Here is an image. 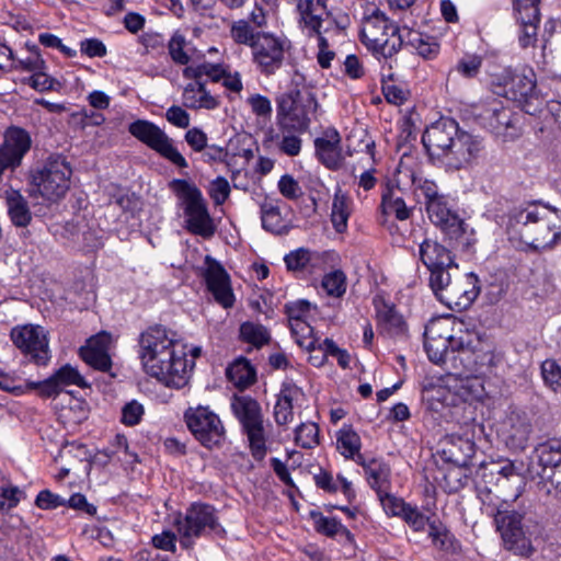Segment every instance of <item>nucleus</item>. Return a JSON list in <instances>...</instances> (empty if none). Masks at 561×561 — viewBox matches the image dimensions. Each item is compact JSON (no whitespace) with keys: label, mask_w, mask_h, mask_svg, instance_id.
Returning a JSON list of instances; mask_svg holds the SVG:
<instances>
[{"label":"nucleus","mask_w":561,"mask_h":561,"mask_svg":"<svg viewBox=\"0 0 561 561\" xmlns=\"http://www.w3.org/2000/svg\"><path fill=\"white\" fill-rule=\"evenodd\" d=\"M137 354L147 375L172 388L185 386L194 367L193 360L188 363L185 345L176 332L161 324L140 333Z\"/></svg>","instance_id":"obj_1"},{"label":"nucleus","mask_w":561,"mask_h":561,"mask_svg":"<svg viewBox=\"0 0 561 561\" xmlns=\"http://www.w3.org/2000/svg\"><path fill=\"white\" fill-rule=\"evenodd\" d=\"M422 144L433 161L454 170L471 165L485 148L482 138L460 129L459 124L448 117L427 126Z\"/></svg>","instance_id":"obj_2"},{"label":"nucleus","mask_w":561,"mask_h":561,"mask_svg":"<svg viewBox=\"0 0 561 561\" xmlns=\"http://www.w3.org/2000/svg\"><path fill=\"white\" fill-rule=\"evenodd\" d=\"M506 231L511 240L527 248L550 249L561 237V214L539 203H527L508 213Z\"/></svg>","instance_id":"obj_3"},{"label":"nucleus","mask_w":561,"mask_h":561,"mask_svg":"<svg viewBox=\"0 0 561 561\" xmlns=\"http://www.w3.org/2000/svg\"><path fill=\"white\" fill-rule=\"evenodd\" d=\"M403 33L385 12L376 9L363 20L360 41L368 50L389 59L403 46Z\"/></svg>","instance_id":"obj_4"},{"label":"nucleus","mask_w":561,"mask_h":561,"mask_svg":"<svg viewBox=\"0 0 561 561\" xmlns=\"http://www.w3.org/2000/svg\"><path fill=\"white\" fill-rule=\"evenodd\" d=\"M173 525L185 549L193 548L197 538L224 533L215 507L201 502L192 503L184 514L178 513Z\"/></svg>","instance_id":"obj_5"},{"label":"nucleus","mask_w":561,"mask_h":561,"mask_svg":"<svg viewBox=\"0 0 561 561\" xmlns=\"http://www.w3.org/2000/svg\"><path fill=\"white\" fill-rule=\"evenodd\" d=\"M172 190L182 199L186 229L197 236L208 239L214 236L216 227L208 213L201 190L186 180H173Z\"/></svg>","instance_id":"obj_6"},{"label":"nucleus","mask_w":561,"mask_h":561,"mask_svg":"<svg viewBox=\"0 0 561 561\" xmlns=\"http://www.w3.org/2000/svg\"><path fill=\"white\" fill-rule=\"evenodd\" d=\"M318 102L310 92L290 91L277 99V121L282 130L305 133L316 114Z\"/></svg>","instance_id":"obj_7"},{"label":"nucleus","mask_w":561,"mask_h":561,"mask_svg":"<svg viewBox=\"0 0 561 561\" xmlns=\"http://www.w3.org/2000/svg\"><path fill=\"white\" fill-rule=\"evenodd\" d=\"M231 409L248 437L251 455L255 460H263L267 448L263 415L259 402L248 396L234 397Z\"/></svg>","instance_id":"obj_8"},{"label":"nucleus","mask_w":561,"mask_h":561,"mask_svg":"<svg viewBox=\"0 0 561 561\" xmlns=\"http://www.w3.org/2000/svg\"><path fill=\"white\" fill-rule=\"evenodd\" d=\"M71 174L72 169L67 159L55 154L32 173V184L44 198L57 201L69 190Z\"/></svg>","instance_id":"obj_9"},{"label":"nucleus","mask_w":561,"mask_h":561,"mask_svg":"<svg viewBox=\"0 0 561 561\" xmlns=\"http://www.w3.org/2000/svg\"><path fill=\"white\" fill-rule=\"evenodd\" d=\"M184 422L194 438L208 449L218 447L225 439L224 424L208 405L190 407L184 412Z\"/></svg>","instance_id":"obj_10"},{"label":"nucleus","mask_w":561,"mask_h":561,"mask_svg":"<svg viewBox=\"0 0 561 561\" xmlns=\"http://www.w3.org/2000/svg\"><path fill=\"white\" fill-rule=\"evenodd\" d=\"M129 134L179 168H187V161L175 148L173 139L152 122L137 119L129 124Z\"/></svg>","instance_id":"obj_11"},{"label":"nucleus","mask_w":561,"mask_h":561,"mask_svg":"<svg viewBox=\"0 0 561 561\" xmlns=\"http://www.w3.org/2000/svg\"><path fill=\"white\" fill-rule=\"evenodd\" d=\"M13 344L37 365H46L50 359L47 333L41 325H18L11 330Z\"/></svg>","instance_id":"obj_12"},{"label":"nucleus","mask_w":561,"mask_h":561,"mask_svg":"<svg viewBox=\"0 0 561 561\" xmlns=\"http://www.w3.org/2000/svg\"><path fill=\"white\" fill-rule=\"evenodd\" d=\"M426 213L430 220L447 236V238L458 245H467L466 222L451 209L448 198L442 195L426 206Z\"/></svg>","instance_id":"obj_13"},{"label":"nucleus","mask_w":561,"mask_h":561,"mask_svg":"<svg viewBox=\"0 0 561 561\" xmlns=\"http://www.w3.org/2000/svg\"><path fill=\"white\" fill-rule=\"evenodd\" d=\"M496 528L505 549L518 556H528L531 543L523 527V515L516 511L497 510L494 515Z\"/></svg>","instance_id":"obj_14"},{"label":"nucleus","mask_w":561,"mask_h":561,"mask_svg":"<svg viewBox=\"0 0 561 561\" xmlns=\"http://www.w3.org/2000/svg\"><path fill=\"white\" fill-rule=\"evenodd\" d=\"M506 99L518 104L529 115L539 114L545 104L543 98L536 90L535 73L529 70L527 73H514L504 88Z\"/></svg>","instance_id":"obj_15"},{"label":"nucleus","mask_w":561,"mask_h":561,"mask_svg":"<svg viewBox=\"0 0 561 561\" xmlns=\"http://www.w3.org/2000/svg\"><path fill=\"white\" fill-rule=\"evenodd\" d=\"M69 386H77L81 389L90 387V383L80 374L77 367L70 364L62 365L44 380L26 382V387L37 391L38 396L42 398H56Z\"/></svg>","instance_id":"obj_16"},{"label":"nucleus","mask_w":561,"mask_h":561,"mask_svg":"<svg viewBox=\"0 0 561 561\" xmlns=\"http://www.w3.org/2000/svg\"><path fill=\"white\" fill-rule=\"evenodd\" d=\"M533 426L527 413L519 410H511L500 421L497 435L507 448L523 450L526 448Z\"/></svg>","instance_id":"obj_17"},{"label":"nucleus","mask_w":561,"mask_h":561,"mask_svg":"<svg viewBox=\"0 0 561 561\" xmlns=\"http://www.w3.org/2000/svg\"><path fill=\"white\" fill-rule=\"evenodd\" d=\"M286 48L287 42L284 38L262 33L253 44V61L261 72L272 75L282 67Z\"/></svg>","instance_id":"obj_18"},{"label":"nucleus","mask_w":561,"mask_h":561,"mask_svg":"<svg viewBox=\"0 0 561 561\" xmlns=\"http://www.w3.org/2000/svg\"><path fill=\"white\" fill-rule=\"evenodd\" d=\"M424 348L430 360L437 365L456 360L463 363L470 359L473 354L470 341H466L463 336L449 340L424 341Z\"/></svg>","instance_id":"obj_19"},{"label":"nucleus","mask_w":561,"mask_h":561,"mask_svg":"<svg viewBox=\"0 0 561 561\" xmlns=\"http://www.w3.org/2000/svg\"><path fill=\"white\" fill-rule=\"evenodd\" d=\"M205 264L203 277L207 289L219 305L224 308H231L234 304V295L229 274L218 261L209 255L206 256Z\"/></svg>","instance_id":"obj_20"},{"label":"nucleus","mask_w":561,"mask_h":561,"mask_svg":"<svg viewBox=\"0 0 561 561\" xmlns=\"http://www.w3.org/2000/svg\"><path fill=\"white\" fill-rule=\"evenodd\" d=\"M480 294L478 276L473 273H460L450 285L442 304L451 310H466Z\"/></svg>","instance_id":"obj_21"},{"label":"nucleus","mask_w":561,"mask_h":561,"mask_svg":"<svg viewBox=\"0 0 561 561\" xmlns=\"http://www.w3.org/2000/svg\"><path fill=\"white\" fill-rule=\"evenodd\" d=\"M540 0H514V15L520 24L518 42L520 47L534 46L537 42L538 24L540 22Z\"/></svg>","instance_id":"obj_22"},{"label":"nucleus","mask_w":561,"mask_h":561,"mask_svg":"<svg viewBox=\"0 0 561 561\" xmlns=\"http://www.w3.org/2000/svg\"><path fill=\"white\" fill-rule=\"evenodd\" d=\"M296 4L301 30L309 36L319 35L324 30V18L331 15L327 8L328 0H287Z\"/></svg>","instance_id":"obj_23"},{"label":"nucleus","mask_w":561,"mask_h":561,"mask_svg":"<svg viewBox=\"0 0 561 561\" xmlns=\"http://www.w3.org/2000/svg\"><path fill=\"white\" fill-rule=\"evenodd\" d=\"M486 127L496 136L505 139L517 136L518 117L511 108L503 106L500 102L490 103L481 114Z\"/></svg>","instance_id":"obj_24"},{"label":"nucleus","mask_w":561,"mask_h":561,"mask_svg":"<svg viewBox=\"0 0 561 561\" xmlns=\"http://www.w3.org/2000/svg\"><path fill=\"white\" fill-rule=\"evenodd\" d=\"M305 401V392L294 381L282 383L280 391L274 405V419L277 425H287L294 420V408Z\"/></svg>","instance_id":"obj_25"},{"label":"nucleus","mask_w":561,"mask_h":561,"mask_svg":"<svg viewBox=\"0 0 561 561\" xmlns=\"http://www.w3.org/2000/svg\"><path fill=\"white\" fill-rule=\"evenodd\" d=\"M561 463V439L551 438L539 444L530 456L528 471L543 477L547 469L552 471Z\"/></svg>","instance_id":"obj_26"},{"label":"nucleus","mask_w":561,"mask_h":561,"mask_svg":"<svg viewBox=\"0 0 561 561\" xmlns=\"http://www.w3.org/2000/svg\"><path fill=\"white\" fill-rule=\"evenodd\" d=\"M419 259L428 272L456 263L453 252L433 238H424L419 244Z\"/></svg>","instance_id":"obj_27"},{"label":"nucleus","mask_w":561,"mask_h":561,"mask_svg":"<svg viewBox=\"0 0 561 561\" xmlns=\"http://www.w3.org/2000/svg\"><path fill=\"white\" fill-rule=\"evenodd\" d=\"M355 462L363 468L368 485L377 494L390 488L391 468L385 459L358 455Z\"/></svg>","instance_id":"obj_28"},{"label":"nucleus","mask_w":561,"mask_h":561,"mask_svg":"<svg viewBox=\"0 0 561 561\" xmlns=\"http://www.w3.org/2000/svg\"><path fill=\"white\" fill-rule=\"evenodd\" d=\"M318 159L330 170H337L344 159L341 149V136L336 129H328L314 140Z\"/></svg>","instance_id":"obj_29"},{"label":"nucleus","mask_w":561,"mask_h":561,"mask_svg":"<svg viewBox=\"0 0 561 561\" xmlns=\"http://www.w3.org/2000/svg\"><path fill=\"white\" fill-rule=\"evenodd\" d=\"M79 355L84 363L100 371H108L112 359L108 355V336L95 335L87 341L79 350Z\"/></svg>","instance_id":"obj_30"},{"label":"nucleus","mask_w":561,"mask_h":561,"mask_svg":"<svg viewBox=\"0 0 561 561\" xmlns=\"http://www.w3.org/2000/svg\"><path fill=\"white\" fill-rule=\"evenodd\" d=\"M377 320L379 325L391 336H400L407 332V323L394 306L382 298H375Z\"/></svg>","instance_id":"obj_31"},{"label":"nucleus","mask_w":561,"mask_h":561,"mask_svg":"<svg viewBox=\"0 0 561 561\" xmlns=\"http://www.w3.org/2000/svg\"><path fill=\"white\" fill-rule=\"evenodd\" d=\"M182 101L191 110H215L219 106V101L210 94L203 81L187 83L183 89Z\"/></svg>","instance_id":"obj_32"},{"label":"nucleus","mask_w":561,"mask_h":561,"mask_svg":"<svg viewBox=\"0 0 561 561\" xmlns=\"http://www.w3.org/2000/svg\"><path fill=\"white\" fill-rule=\"evenodd\" d=\"M404 43L407 48L416 53L425 60L435 59L440 50V46L435 37L423 34L410 28H403Z\"/></svg>","instance_id":"obj_33"},{"label":"nucleus","mask_w":561,"mask_h":561,"mask_svg":"<svg viewBox=\"0 0 561 561\" xmlns=\"http://www.w3.org/2000/svg\"><path fill=\"white\" fill-rule=\"evenodd\" d=\"M5 204L11 222L26 228L32 221V213L26 198L16 190L5 192Z\"/></svg>","instance_id":"obj_34"},{"label":"nucleus","mask_w":561,"mask_h":561,"mask_svg":"<svg viewBox=\"0 0 561 561\" xmlns=\"http://www.w3.org/2000/svg\"><path fill=\"white\" fill-rule=\"evenodd\" d=\"M262 227L272 233L282 234L288 231V225L280 214L276 201H265L261 204Z\"/></svg>","instance_id":"obj_35"},{"label":"nucleus","mask_w":561,"mask_h":561,"mask_svg":"<svg viewBox=\"0 0 561 561\" xmlns=\"http://www.w3.org/2000/svg\"><path fill=\"white\" fill-rule=\"evenodd\" d=\"M428 273L430 287L435 297L442 302L445 297V293H447L450 285H453L454 280L460 274L458 264L454 263V266L437 268Z\"/></svg>","instance_id":"obj_36"},{"label":"nucleus","mask_w":561,"mask_h":561,"mask_svg":"<svg viewBox=\"0 0 561 561\" xmlns=\"http://www.w3.org/2000/svg\"><path fill=\"white\" fill-rule=\"evenodd\" d=\"M362 447L359 435L353 430L351 425H344L336 433V448L340 454L346 459L357 458Z\"/></svg>","instance_id":"obj_37"},{"label":"nucleus","mask_w":561,"mask_h":561,"mask_svg":"<svg viewBox=\"0 0 561 561\" xmlns=\"http://www.w3.org/2000/svg\"><path fill=\"white\" fill-rule=\"evenodd\" d=\"M226 376L237 388L244 389L255 381V369L245 358H239L226 369Z\"/></svg>","instance_id":"obj_38"},{"label":"nucleus","mask_w":561,"mask_h":561,"mask_svg":"<svg viewBox=\"0 0 561 561\" xmlns=\"http://www.w3.org/2000/svg\"><path fill=\"white\" fill-rule=\"evenodd\" d=\"M351 198L341 188L334 193L331 221L337 232H343L347 228V221L351 215Z\"/></svg>","instance_id":"obj_39"},{"label":"nucleus","mask_w":561,"mask_h":561,"mask_svg":"<svg viewBox=\"0 0 561 561\" xmlns=\"http://www.w3.org/2000/svg\"><path fill=\"white\" fill-rule=\"evenodd\" d=\"M456 393L466 402L482 401L486 394L483 378L471 375L459 379Z\"/></svg>","instance_id":"obj_40"},{"label":"nucleus","mask_w":561,"mask_h":561,"mask_svg":"<svg viewBox=\"0 0 561 561\" xmlns=\"http://www.w3.org/2000/svg\"><path fill=\"white\" fill-rule=\"evenodd\" d=\"M381 209L385 215H393L398 220H407L411 216L404 199L392 188H387L381 196Z\"/></svg>","instance_id":"obj_41"},{"label":"nucleus","mask_w":561,"mask_h":561,"mask_svg":"<svg viewBox=\"0 0 561 561\" xmlns=\"http://www.w3.org/2000/svg\"><path fill=\"white\" fill-rule=\"evenodd\" d=\"M289 325L291 334L300 347L306 348L308 352L316 351L319 339L316 337L313 328L308 323L307 320L291 322Z\"/></svg>","instance_id":"obj_42"},{"label":"nucleus","mask_w":561,"mask_h":561,"mask_svg":"<svg viewBox=\"0 0 561 561\" xmlns=\"http://www.w3.org/2000/svg\"><path fill=\"white\" fill-rule=\"evenodd\" d=\"M451 323L453 322L450 318L431 319L425 325L424 341L456 339V336L451 333Z\"/></svg>","instance_id":"obj_43"},{"label":"nucleus","mask_w":561,"mask_h":561,"mask_svg":"<svg viewBox=\"0 0 561 561\" xmlns=\"http://www.w3.org/2000/svg\"><path fill=\"white\" fill-rule=\"evenodd\" d=\"M240 336L242 341L255 346L261 347L270 341V333L267 329L254 322H244L240 327Z\"/></svg>","instance_id":"obj_44"},{"label":"nucleus","mask_w":561,"mask_h":561,"mask_svg":"<svg viewBox=\"0 0 561 561\" xmlns=\"http://www.w3.org/2000/svg\"><path fill=\"white\" fill-rule=\"evenodd\" d=\"M295 443L305 449L319 445V427L314 422L301 423L295 430Z\"/></svg>","instance_id":"obj_45"},{"label":"nucleus","mask_w":561,"mask_h":561,"mask_svg":"<svg viewBox=\"0 0 561 561\" xmlns=\"http://www.w3.org/2000/svg\"><path fill=\"white\" fill-rule=\"evenodd\" d=\"M262 35L260 32H254L248 21L238 20L231 24L230 36L237 44L248 45L253 48L256 38Z\"/></svg>","instance_id":"obj_46"},{"label":"nucleus","mask_w":561,"mask_h":561,"mask_svg":"<svg viewBox=\"0 0 561 561\" xmlns=\"http://www.w3.org/2000/svg\"><path fill=\"white\" fill-rule=\"evenodd\" d=\"M314 520V528L318 533L328 537H335L337 535H348V530L334 517L323 516L321 513H312Z\"/></svg>","instance_id":"obj_47"},{"label":"nucleus","mask_w":561,"mask_h":561,"mask_svg":"<svg viewBox=\"0 0 561 561\" xmlns=\"http://www.w3.org/2000/svg\"><path fill=\"white\" fill-rule=\"evenodd\" d=\"M322 287L329 296L342 297L346 291V276L341 270H335L323 276Z\"/></svg>","instance_id":"obj_48"},{"label":"nucleus","mask_w":561,"mask_h":561,"mask_svg":"<svg viewBox=\"0 0 561 561\" xmlns=\"http://www.w3.org/2000/svg\"><path fill=\"white\" fill-rule=\"evenodd\" d=\"M411 182L417 196H422L424 198L425 207L431 204L432 201H435L443 195L438 193V187L435 182L422 179L421 176L415 175L414 172H411Z\"/></svg>","instance_id":"obj_49"},{"label":"nucleus","mask_w":561,"mask_h":561,"mask_svg":"<svg viewBox=\"0 0 561 561\" xmlns=\"http://www.w3.org/2000/svg\"><path fill=\"white\" fill-rule=\"evenodd\" d=\"M383 511L389 516L402 517L410 504L385 490L377 494Z\"/></svg>","instance_id":"obj_50"},{"label":"nucleus","mask_w":561,"mask_h":561,"mask_svg":"<svg viewBox=\"0 0 561 561\" xmlns=\"http://www.w3.org/2000/svg\"><path fill=\"white\" fill-rule=\"evenodd\" d=\"M482 57L477 54L466 55L458 60L453 69L460 76L471 79L478 76L482 67Z\"/></svg>","instance_id":"obj_51"},{"label":"nucleus","mask_w":561,"mask_h":561,"mask_svg":"<svg viewBox=\"0 0 561 561\" xmlns=\"http://www.w3.org/2000/svg\"><path fill=\"white\" fill-rule=\"evenodd\" d=\"M541 375L546 385L561 394V366L553 359H546L541 365Z\"/></svg>","instance_id":"obj_52"},{"label":"nucleus","mask_w":561,"mask_h":561,"mask_svg":"<svg viewBox=\"0 0 561 561\" xmlns=\"http://www.w3.org/2000/svg\"><path fill=\"white\" fill-rule=\"evenodd\" d=\"M284 261L288 271L302 272L312 261V254L309 250L299 248L286 254Z\"/></svg>","instance_id":"obj_53"},{"label":"nucleus","mask_w":561,"mask_h":561,"mask_svg":"<svg viewBox=\"0 0 561 561\" xmlns=\"http://www.w3.org/2000/svg\"><path fill=\"white\" fill-rule=\"evenodd\" d=\"M185 45L186 39L179 32L174 33L169 41L168 49L170 57L178 65H187L190 62V56L184 50Z\"/></svg>","instance_id":"obj_54"},{"label":"nucleus","mask_w":561,"mask_h":561,"mask_svg":"<svg viewBox=\"0 0 561 561\" xmlns=\"http://www.w3.org/2000/svg\"><path fill=\"white\" fill-rule=\"evenodd\" d=\"M428 536L433 545L442 550H448L453 546V535L442 524L430 523Z\"/></svg>","instance_id":"obj_55"},{"label":"nucleus","mask_w":561,"mask_h":561,"mask_svg":"<svg viewBox=\"0 0 561 561\" xmlns=\"http://www.w3.org/2000/svg\"><path fill=\"white\" fill-rule=\"evenodd\" d=\"M277 188L282 196L289 201H297L302 196L301 186L290 174H284L280 176L277 183Z\"/></svg>","instance_id":"obj_56"},{"label":"nucleus","mask_w":561,"mask_h":561,"mask_svg":"<svg viewBox=\"0 0 561 561\" xmlns=\"http://www.w3.org/2000/svg\"><path fill=\"white\" fill-rule=\"evenodd\" d=\"M25 496L24 491L14 485L0 486V510L9 511L15 507Z\"/></svg>","instance_id":"obj_57"},{"label":"nucleus","mask_w":561,"mask_h":561,"mask_svg":"<svg viewBox=\"0 0 561 561\" xmlns=\"http://www.w3.org/2000/svg\"><path fill=\"white\" fill-rule=\"evenodd\" d=\"M209 195L216 205H222L230 195V184L224 176H217L211 181Z\"/></svg>","instance_id":"obj_58"},{"label":"nucleus","mask_w":561,"mask_h":561,"mask_svg":"<svg viewBox=\"0 0 561 561\" xmlns=\"http://www.w3.org/2000/svg\"><path fill=\"white\" fill-rule=\"evenodd\" d=\"M414 531H423L426 525L430 526V518L416 506L410 505L401 517Z\"/></svg>","instance_id":"obj_59"},{"label":"nucleus","mask_w":561,"mask_h":561,"mask_svg":"<svg viewBox=\"0 0 561 561\" xmlns=\"http://www.w3.org/2000/svg\"><path fill=\"white\" fill-rule=\"evenodd\" d=\"M311 305L307 300H298L287 304L285 307L286 314L291 322L306 321L310 313Z\"/></svg>","instance_id":"obj_60"},{"label":"nucleus","mask_w":561,"mask_h":561,"mask_svg":"<svg viewBox=\"0 0 561 561\" xmlns=\"http://www.w3.org/2000/svg\"><path fill=\"white\" fill-rule=\"evenodd\" d=\"M35 505L45 511L55 510L59 506L66 505V500L60 495L53 493L50 490L45 489L37 494Z\"/></svg>","instance_id":"obj_61"},{"label":"nucleus","mask_w":561,"mask_h":561,"mask_svg":"<svg viewBox=\"0 0 561 561\" xmlns=\"http://www.w3.org/2000/svg\"><path fill=\"white\" fill-rule=\"evenodd\" d=\"M30 51L31 55L28 57L19 60V67L22 70L30 71L33 73L39 70H45L46 62L42 58L38 47L33 45L32 47H30Z\"/></svg>","instance_id":"obj_62"},{"label":"nucleus","mask_w":561,"mask_h":561,"mask_svg":"<svg viewBox=\"0 0 561 561\" xmlns=\"http://www.w3.org/2000/svg\"><path fill=\"white\" fill-rule=\"evenodd\" d=\"M301 138L294 134L283 135L277 141V147L279 151L288 157L298 156L301 151Z\"/></svg>","instance_id":"obj_63"},{"label":"nucleus","mask_w":561,"mask_h":561,"mask_svg":"<svg viewBox=\"0 0 561 561\" xmlns=\"http://www.w3.org/2000/svg\"><path fill=\"white\" fill-rule=\"evenodd\" d=\"M144 415V407L137 401L126 403L122 409V423L128 426L138 424Z\"/></svg>","instance_id":"obj_64"}]
</instances>
